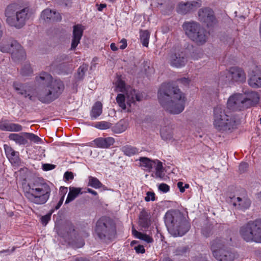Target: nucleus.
I'll list each match as a JSON object with an SVG mask.
<instances>
[{
	"instance_id": "obj_1",
	"label": "nucleus",
	"mask_w": 261,
	"mask_h": 261,
	"mask_svg": "<svg viewBox=\"0 0 261 261\" xmlns=\"http://www.w3.org/2000/svg\"><path fill=\"white\" fill-rule=\"evenodd\" d=\"M38 82L42 85L36 93L29 86L18 82H14L13 88L18 94L32 101L37 98L44 103H49L57 99L64 89L63 83L60 80H53L52 76L45 72L40 74L36 77Z\"/></svg>"
},
{
	"instance_id": "obj_2",
	"label": "nucleus",
	"mask_w": 261,
	"mask_h": 261,
	"mask_svg": "<svg viewBox=\"0 0 261 261\" xmlns=\"http://www.w3.org/2000/svg\"><path fill=\"white\" fill-rule=\"evenodd\" d=\"M158 98L162 107L171 114H180L185 109V94L178 88L172 87L168 84L162 85L158 91Z\"/></svg>"
},
{
	"instance_id": "obj_3",
	"label": "nucleus",
	"mask_w": 261,
	"mask_h": 261,
	"mask_svg": "<svg viewBox=\"0 0 261 261\" xmlns=\"http://www.w3.org/2000/svg\"><path fill=\"white\" fill-rule=\"evenodd\" d=\"M240 123L238 115L230 112L226 113L219 107L214 109L213 125L217 131L223 133H231L237 128Z\"/></svg>"
},
{
	"instance_id": "obj_4",
	"label": "nucleus",
	"mask_w": 261,
	"mask_h": 261,
	"mask_svg": "<svg viewBox=\"0 0 261 261\" xmlns=\"http://www.w3.org/2000/svg\"><path fill=\"white\" fill-rule=\"evenodd\" d=\"M165 223L169 232L175 237L184 236L190 227L183 214L178 210L168 211L165 216Z\"/></svg>"
},
{
	"instance_id": "obj_5",
	"label": "nucleus",
	"mask_w": 261,
	"mask_h": 261,
	"mask_svg": "<svg viewBox=\"0 0 261 261\" xmlns=\"http://www.w3.org/2000/svg\"><path fill=\"white\" fill-rule=\"evenodd\" d=\"M51 193L50 186L43 181L35 180L29 184L25 189L24 195L31 202L43 204L48 200Z\"/></svg>"
},
{
	"instance_id": "obj_6",
	"label": "nucleus",
	"mask_w": 261,
	"mask_h": 261,
	"mask_svg": "<svg viewBox=\"0 0 261 261\" xmlns=\"http://www.w3.org/2000/svg\"><path fill=\"white\" fill-rule=\"evenodd\" d=\"M28 9L21 8L16 3L9 4L5 11L7 23L16 29H21L29 19Z\"/></svg>"
},
{
	"instance_id": "obj_7",
	"label": "nucleus",
	"mask_w": 261,
	"mask_h": 261,
	"mask_svg": "<svg viewBox=\"0 0 261 261\" xmlns=\"http://www.w3.org/2000/svg\"><path fill=\"white\" fill-rule=\"evenodd\" d=\"M257 93L246 91L242 93H234L228 99L227 108L232 110L241 111L247 109L258 101Z\"/></svg>"
},
{
	"instance_id": "obj_8",
	"label": "nucleus",
	"mask_w": 261,
	"mask_h": 261,
	"mask_svg": "<svg viewBox=\"0 0 261 261\" xmlns=\"http://www.w3.org/2000/svg\"><path fill=\"white\" fill-rule=\"evenodd\" d=\"M116 232L115 223L109 217H102L96 223L95 232L101 240L107 241L112 240L115 237Z\"/></svg>"
},
{
	"instance_id": "obj_9",
	"label": "nucleus",
	"mask_w": 261,
	"mask_h": 261,
	"mask_svg": "<svg viewBox=\"0 0 261 261\" xmlns=\"http://www.w3.org/2000/svg\"><path fill=\"white\" fill-rule=\"evenodd\" d=\"M186 34L198 45H203L207 40L208 34L198 22H186L182 25Z\"/></svg>"
},
{
	"instance_id": "obj_10",
	"label": "nucleus",
	"mask_w": 261,
	"mask_h": 261,
	"mask_svg": "<svg viewBox=\"0 0 261 261\" xmlns=\"http://www.w3.org/2000/svg\"><path fill=\"white\" fill-rule=\"evenodd\" d=\"M240 233L246 242L261 243V219L250 221L242 226Z\"/></svg>"
},
{
	"instance_id": "obj_11",
	"label": "nucleus",
	"mask_w": 261,
	"mask_h": 261,
	"mask_svg": "<svg viewBox=\"0 0 261 261\" xmlns=\"http://www.w3.org/2000/svg\"><path fill=\"white\" fill-rule=\"evenodd\" d=\"M231 239L227 240L226 242L220 241L215 242L212 246L213 252V255L219 261H233L235 258L234 253L225 250L223 248L225 244H228Z\"/></svg>"
},
{
	"instance_id": "obj_12",
	"label": "nucleus",
	"mask_w": 261,
	"mask_h": 261,
	"mask_svg": "<svg viewBox=\"0 0 261 261\" xmlns=\"http://www.w3.org/2000/svg\"><path fill=\"white\" fill-rule=\"evenodd\" d=\"M115 91L117 92L125 94L127 100V104L129 106L136 101H139L142 99L141 95L132 87L126 86L124 82L120 78H119L116 83Z\"/></svg>"
},
{
	"instance_id": "obj_13",
	"label": "nucleus",
	"mask_w": 261,
	"mask_h": 261,
	"mask_svg": "<svg viewBox=\"0 0 261 261\" xmlns=\"http://www.w3.org/2000/svg\"><path fill=\"white\" fill-rule=\"evenodd\" d=\"M225 78L233 82L243 83L246 82V75L243 69L238 66H233L220 72V79L224 80Z\"/></svg>"
},
{
	"instance_id": "obj_14",
	"label": "nucleus",
	"mask_w": 261,
	"mask_h": 261,
	"mask_svg": "<svg viewBox=\"0 0 261 261\" xmlns=\"http://www.w3.org/2000/svg\"><path fill=\"white\" fill-rule=\"evenodd\" d=\"M201 5V2L199 0L181 2L177 6V11L180 14H186L200 7Z\"/></svg>"
},
{
	"instance_id": "obj_15",
	"label": "nucleus",
	"mask_w": 261,
	"mask_h": 261,
	"mask_svg": "<svg viewBox=\"0 0 261 261\" xmlns=\"http://www.w3.org/2000/svg\"><path fill=\"white\" fill-rule=\"evenodd\" d=\"M199 20L205 23L207 27L212 26L215 21L214 12L209 8L200 9L198 12Z\"/></svg>"
},
{
	"instance_id": "obj_16",
	"label": "nucleus",
	"mask_w": 261,
	"mask_h": 261,
	"mask_svg": "<svg viewBox=\"0 0 261 261\" xmlns=\"http://www.w3.org/2000/svg\"><path fill=\"white\" fill-rule=\"evenodd\" d=\"M84 30V27L82 24H77L73 27L71 50H74L80 43Z\"/></svg>"
},
{
	"instance_id": "obj_17",
	"label": "nucleus",
	"mask_w": 261,
	"mask_h": 261,
	"mask_svg": "<svg viewBox=\"0 0 261 261\" xmlns=\"http://www.w3.org/2000/svg\"><path fill=\"white\" fill-rule=\"evenodd\" d=\"M169 62L171 66L178 68L185 66L187 59L184 53L178 52L170 55Z\"/></svg>"
},
{
	"instance_id": "obj_18",
	"label": "nucleus",
	"mask_w": 261,
	"mask_h": 261,
	"mask_svg": "<svg viewBox=\"0 0 261 261\" xmlns=\"http://www.w3.org/2000/svg\"><path fill=\"white\" fill-rule=\"evenodd\" d=\"M248 83L252 88H261V71L257 69L252 70L249 74Z\"/></svg>"
},
{
	"instance_id": "obj_19",
	"label": "nucleus",
	"mask_w": 261,
	"mask_h": 261,
	"mask_svg": "<svg viewBox=\"0 0 261 261\" xmlns=\"http://www.w3.org/2000/svg\"><path fill=\"white\" fill-rule=\"evenodd\" d=\"M12 59L15 62H19L25 58L26 54L23 47L18 43L13 47L11 53Z\"/></svg>"
},
{
	"instance_id": "obj_20",
	"label": "nucleus",
	"mask_w": 261,
	"mask_h": 261,
	"mask_svg": "<svg viewBox=\"0 0 261 261\" xmlns=\"http://www.w3.org/2000/svg\"><path fill=\"white\" fill-rule=\"evenodd\" d=\"M41 17L46 21L50 20L57 21L61 19V16L59 13L49 9H46L43 10L41 13Z\"/></svg>"
},
{
	"instance_id": "obj_21",
	"label": "nucleus",
	"mask_w": 261,
	"mask_h": 261,
	"mask_svg": "<svg viewBox=\"0 0 261 261\" xmlns=\"http://www.w3.org/2000/svg\"><path fill=\"white\" fill-rule=\"evenodd\" d=\"M115 142L114 139L112 137L98 138L95 139L93 143L98 148H107L112 145Z\"/></svg>"
},
{
	"instance_id": "obj_22",
	"label": "nucleus",
	"mask_w": 261,
	"mask_h": 261,
	"mask_svg": "<svg viewBox=\"0 0 261 261\" xmlns=\"http://www.w3.org/2000/svg\"><path fill=\"white\" fill-rule=\"evenodd\" d=\"M17 42L16 40H3L0 43V51L11 54Z\"/></svg>"
},
{
	"instance_id": "obj_23",
	"label": "nucleus",
	"mask_w": 261,
	"mask_h": 261,
	"mask_svg": "<svg viewBox=\"0 0 261 261\" xmlns=\"http://www.w3.org/2000/svg\"><path fill=\"white\" fill-rule=\"evenodd\" d=\"M232 201L234 206H238L241 209L248 208L251 203L250 200L246 197H243V198L239 197H234Z\"/></svg>"
},
{
	"instance_id": "obj_24",
	"label": "nucleus",
	"mask_w": 261,
	"mask_h": 261,
	"mask_svg": "<svg viewBox=\"0 0 261 261\" xmlns=\"http://www.w3.org/2000/svg\"><path fill=\"white\" fill-rule=\"evenodd\" d=\"M0 129L9 132H20L22 129V127L18 124L5 122L0 124Z\"/></svg>"
},
{
	"instance_id": "obj_25",
	"label": "nucleus",
	"mask_w": 261,
	"mask_h": 261,
	"mask_svg": "<svg viewBox=\"0 0 261 261\" xmlns=\"http://www.w3.org/2000/svg\"><path fill=\"white\" fill-rule=\"evenodd\" d=\"M9 139L19 145H25L28 143V140L24 135V133L21 134H11L9 136Z\"/></svg>"
},
{
	"instance_id": "obj_26",
	"label": "nucleus",
	"mask_w": 261,
	"mask_h": 261,
	"mask_svg": "<svg viewBox=\"0 0 261 261\" xmlns=\"http://www.w3.org/2000/svg\"><path fill=\"white\" fill-rule=\"evenodd\" d=\"M102 112V105L101 102L97 101L92 108L90 116L92 119H95L99 117Z\"/></svg>"
},
{
	"instance_id": "obj_27",
	"label": "nucleus",
	"mask_w": 261,
	"mask_h": 261,
	"mask_svg": "<svg viewBox=\"0 0 261 261\" xmlns=\"http://www.w3.org/2000/svg\"><path fill=\"white\" fill-rule=\"evenodd\" d=\"M69 192L65 201V204L68 203L75 199L76 197L81 193V189L70 187L69 188Z\"/></svg>"
},
{
	"instance_id": "obj_28",
	"label": "nucleus",
	"mask_w": 261,
	"mask_h": 261,
	"mask_svg": "<svg viewBox=\"0 0 261 261\" xmlns=\"http://www.w3.org/2000/svg\"><path fill=\"white\" fill-rule=\"evenodd\" d=\"M4 148L6 155L10 161L12 162L16 160L18 152H16L11 146L7 144L4 145Z\"/></svg>"
},
{
	"instance_id": "obj_29",
	"label": "nucleus",
	"mask_w": 261,
	"mask_h": 261,
	"mask_svg": "<svg viewBox=\"0 0 261 261\" xmlns=\"http://www.w3.org/2000/svg\"><path fill=\"white\" fill-rule=\"evenodd\" d=\"M139 161H140V166L143 168L144 170L150 171L152 169V165L154 164L153 160L146 157H141Z\"/></svg>"
},
{
	"instance_id": "obj_30",
	"label": "nucleus",
	"mask_w": 261,
	"mask_h": 261,
	"mask_svg": "<svg viewBox=\"0 0 261 261\" xmlns=\"http://www.w3.org/2000/svg\"><path fill=\"white\" fill-rule=\"evenodd\" d=\"M128 127V122L124 120H121L113 127V131L117 134L124 132Z\"/></svg>"
},
{
	"instance_id": "obj_31",
	"label": "nucleus",
	"mask_w": 261,
	"mask_h": 261,
	"mask_svg": "<svg viewBox=\"0 0 261 261\" xmlns=\"http://www.w3.org/2000/svg\"><path fill=\"white\" fill-rule=\"evenodd\" d=\"M124 154L127 156H131L138 153L139 149L130 145H125L121 149Z\"/></svg>"
},
{
	"instance_id": "obj_32",
	"label": "nucleus",
	"mask_w": 261,
	"mask_h": 261,
	"mask_svg": "<svg viewBox=\"0 0 261 261\" xmlns=\"http://www.w3.org/2000/svg\"><path fill=\"white\" fill-rule=\"evenodd\" d=\"M132 233L136 238L142 240L148 243H151L153 241L152 238L149 236L140 232L133 228Z\"/></svg>"
},
{
	"instance_id": "obj_33",
	"label": "nucleus",
	"mask_w": 261,
	"mask_h": 261,
	"mask_svg": "<svg viewBox=\"0 0 261 261\" xmlns=\"http://www.w3.org/2000/svg\"><path fill=\"white\" fill-rule=\"evenodd\" d=\"M161 136L164 140L170 141L173 139V132L169 128H164L161 130Z\"/></svg>"
},
{
	"instance_id": "obj_34",
	"label": "nucleus",
	"mask_w": 261,
	"mask_h": 261,
	"mask_svg": "<svg viewBox=\"0 0 261 261\" xmlns=\"http://www.w3.org/2000/svg\"><path fill=\"white\" fill-rule=\"evenodd\" d=\"M152 165V168H154L156 171L155 174L156 176L161 177L164 170V168L162 163L159 160H153Z\"/></svg>"
},
{
	"instance_id": "obj_35",
	"label": "nucleus",
	"mask_w": 261,
	"mask_h": 261,
	"mask_svg": "<svg viewBox=\"0 0 261 261\" xmlns=\"http://www.w3.org/2000/svg\"><path fill=\"white\" fill-rule=\"evenodd\" d=\"M126 98L127 97L125 93L118 94L116 97V101L119 106L123 110L126 109ZM127 100L126 99V101Z\"/></svg>"
},
{
	"instance_id": "obj_36",
	"label": "nucleus",
	"mask_w": 261,
	"mask_h": 261,
	"mask_svg": "<svg viewBox=\"0 0 261 261\" xmlns=\"http://www.w3.org/2000/svg\"><path fill=\"white\" fill-rule=\"evenodd\" d=\"M88 179V186L95 189H98L103 186L102 183L96 177L90 176Z\"/></svg>"
},
{
	"instance_id": "obj_37",
	"label": "nucleus",
	"mask_w": 261,
	"mask_h": 261,
	"mask_svg": "<svg viewBox=\"0 0 261 261\" xmlns=\"http://www.w3.org/2000/svg\"><path fill=\"white\" fill-rule=\"evenodd\" d=\"M149 36L150 34L148 31L145 30L140 32V39L144 46H148Z\"/></svg>"
},
{
	"instance_id": "obj_38",
	"label": "nucleus",
	"mask_w": 261,
	"mask_h": 261,
	"mask_svg": "<svg viewBox=\"0 0 261 261\" xmlns=\"http://www.w3.org/2000/svg\"><path fill=\"white\" fill-rule=\"evenodd\" d=\"M94 126L99 129H107L112 126V124L107 121H100L96 122Z\"/></svg>"
},
{
	"instance_id": "obj_39",
	"label": "nucleus",
	"mask_w": 261,
	"mask_h": 261,
	"mask_svg": "<svg viewBox=\"0 0 261 261\" xmlns=\"http://www.w3.org/2000/svg\"><path fill=\"white\" fill-rule=\"evenodd\" d=\"M21 73L23 76H29L33 73V70L30 64L24 65L21 69Z\"/></svg>"
},
{
	"instance_id": "obj_40",
	"label": "nucleus",
	"mask_w": 261,
	"mask_h": 261,
	"mask_svg": "<svg viewBox=\"0 0 261 261\" xmlns=\"http://www.w3.org/2000/svg\"><path fill=\"white\" fill-rule=\"evenodd\" d=\"M67 188L62 187H61L60 188V192L62 193L63 195H62V197L61 198V199H60V200L58 202L57 205L55 206L56 210H58L62 205V204L63 202L64 199L65 195L66 194V193H67Z\"/></svg>"
},
{
	"instance_id": "obj_41",
	"label": "nucleus",
	"mask_w": 261,
	"mask_h": 261,
	"mask_svg": "<svg viewBox=\"0 0 261 261\" xmlns=\"http://www.w3.org/2000/svg\"><path fill=\"white\" fill-rule=\"evenodd\" d=\"M24 135L25 136L27 140L29 139L35 143H38L41 141V139L38 136L34 134L24 133Z\"/></svg>"
},
{
	"instance_id": "obj_42",
	"label": "nucleus",
	"mask_w": 261,
	"mask_h": 261,
	"mask_svg": "<svg viewBox=\"0 0 261 261\" xmlns=\"http://www.w3.org/2000/svg\"><path fill=\"white\" fill-rule=\"evenodd\" d=\"M88 69V65L86 64H83L78 69L77 71V78L81 79L83 77L85 72Z\"/></svg>"
},
{
	"instance_id": "obj_43",
	"label": "nucleus",
	"mask_w": 261,
	"mask_h": 261,
	"mask_svg": "<svg viewBox=\"0 0 261 261\" xmlns=\"http://www.w3.org/2000/svg\"><path fill=\"white\" fill-rule=\"evenodd\" d=\"M140 224L144 228H147L150 224L149 221L145 217H141L139 220Z\"/></svg>"
},
{
	"instance_id": "obj_44",
	"label": "nucleus",
	"mask_w": 261,
	"mask_h": 261,
	"mask_svg": "<svg viewBox=\"0 0 261 261\" xmlns=\"http://www.w3.org/2000/svg\"><path fill=\"white\" fill-rule=\"evenodd\" d=\"M146 201H149L150 200L154 201L155 200V194L151 192H148L146 193V196L145 197Z\"/></svg>"
},
{
	"instance_id": "obj_45",
	"label": "nucleus",
	"mask_w": 261,
	"mask_h": 261,
	"mask_svg": "<svg viewBox=\"0 0 261 261\" xmlns=\"http://www.w3.org/2000/svg\"><path fill=\"white\" fill-rule=\"evenodd\" d=\"M159 189L160 191L166 193L169 191L170 187L166 184H161L159 186Z\"/></svg>"
},
{
	"instance_id": "obj_46",
	"label": "nucleus",
	"mask_w": 261,
	"mask_h": 261,
	"mask_svg": "<svg viewBox=\"0 0 261 261\" xmlns=\"http://www.w3.org/2000/svg\"><path fill=\"white\" fill-rule=\"evenodd\" d=\"M55 168V165L53 164H45L43 165V168L45 171L50 170Z\"/></svg>"
},
{
	"instance_id": "obj_47",
	"label": "nucleus",
	"mask_w": 261,
	"mask_h": 261,
	"mask_svg": "<svg viewBox=\"0 0 261 261\" xmlns=\"http://www.w3.org/2000/svg\"><path fill=\"white\" fill-rule=\"evenodd\" d=\"M135 249L138 253H143L145 252V249L144 246L142 245H138L135 247Z\"/></svg>"
},
{
	"instance_id": "obj_48",
	"label": "nucleus",
	"mask_w": 261,
	"mask_h": 261,
	"mask_svg": "<svg viewBox=\"0 0 261 261\" xmlns=\"http://www.w3.org/2000/svg\"><path fill=\"white\" fill-rule=\"evenodd\" d=\"M64 177L66 180H69L73 178V174L71 172H66Z\"/></svg>"
},
{
	"instance_id": "obj_49",
	"label": "nucleus",
	"mask_w": 261,
	"mask_h": 261,
	"mask_svg": "<svg viewBox=\"0 0 261 261\" xmlns=\"http://www.w3.org/2000/svg\"><path fill=\"white\" fill-rule=\"evenodd\" d=\"M248 167V164L246 163H241L239 166V170L243 172H244Z\"/></svg>"
},
{
	"instance_id": "obj_50",
	"label": "nucleus",
	"mask_w": 261,
	"mask_h": 261,
	"mask_svg": "<svg viewBox=\"0 0 261 261\" xmlns=\"http://www.w3.org/2000/svg\"><path fill=\"white\" fill-rule=\"evenodd\" d=\"M50 215H45V216L42 217L41 219V221H42V223H43V224H44L45 225H46V224L47 223L48 221L50 220Z\"/></svg>"
},
{
	"instance_id": "obj_51",
	"label": "nucleus",
	"mask_w": 261,
	"mask_h": 261,
	"mask_svg": "<svg viewBox=\"0 0 261 261\" xmlns=\"http://www.w3.org/2000/svg\"><path fill=\"white\" fill-rule=\"evenodd\" d=\"M120 43L121 45L120 46V48L121 49H124L127 46V42L126 40L125 39H123L121 40Z\"/></svg>"
},
{
	"instance_id": "obj_52",
	"label": "nucleus",
	"mask_w": 261,
	"mask_h": 261,
	"mask_svg": "<svg viewBox=\"0 0 261 261\" xmlns=\"http://www.w3.org/2000/svg\"><path fill=\"white\" fill-rule=\"evenodd\" d=\"M184 183L181 181H179L177 182V186L179 188L180 192L183 193L185 191V188L183 186Z\"/></svg>"
},
{
	"instance_id": "obj_53",
	"label": "nucleus",
	"mask_w": 261,
	"mask_h": 261,
	"mask_svg": "<svg viewBox=\"0 0 261 261\" xmlns=\"http://www.w3.org/2000/svg\"><path fill=\"white\" fill-rule=\"evenodd\" d=\"M98 10L99 11H101L103 10V9L106 7L107 5L105 4H101L99 5H98Z\"/></svg>"
},
{
	"instance_id": "obj_54",
	"label": "nucleus",
	"mask_w": 261,
	"mask_h": 261,
	"mask_svg": "<svg viewBox=\"0 0 261 261\" xmlns=\"http://www.w3.org/2000/svg\"><path fill=\"white\" fill-rule=\"evenodd\" d=\"M87 192L88 193H89L92 194V195H93L94 196H97V193L95 191H94V190H92L91 189L88 188L87 189Z\"/></svg>"
},
{
	"instance_id": "obj_55",
	"label": "nucleus",
	"mask_w": 261,
	"mask_h": 261,
	"mask_svg": "<svg viewBox=\"0 0 261 261\" xmlns=\"http://www.w3.org/2000/svg\"><path fill=\"white\" fill-rule=\"evenodd\" d=\"M111 48L113 51H116L118 50V48L116 46L115 44L114 43H112L110 45Z\"/></svg>"
},
{
	"instance_id": "obj_56",
	"label": "nucleus",
	"mask_w": 261,
	"mask_h": 261,
	"mask_svg": "<svg viewBox=\"0 0 261 261\" xmlns=\"http://www.w3.org/2000/svg\"><path fill=\"white\" fill-rule=\"evenodd\" d=\"M71 261H89V260L83 258H76L74 259H72Z\"/></svg>"
},
{
	"instance_id": "obj_57",
	"label": "nucleus",
	"mask_w": 261,
	"mask_h": 261,
	"mask_svg": "<svg viewBox=\"0 0 261 261\" xmlns=\"http://www.w3.org/2000/svg\"><path fill=\"white\" fill-rule=\"evenodd\" d=\"M180 81L182 83L186 84H188L189 82V80L188 79L185 78V77L181 79L180 80Z\"/></svg>"
},
{
	"instance_id": "obj_58",
	"label": "nucleus",
	"mask_w": 261,
	"mask_h": 261,
	"mask_svg": "<svg viewBox=\"0 0 261 261\" xmlns=\"http://www.w3.org/2000/svg\"><path fill=\"white\" fill-rule=\"evenodd\" d=\"M256 196L257 199L261 201V191L257 194Z\"/></svg>"
},
{
	"instance_id": "obj_59",
	"label": "nucleus",
	"mask_w": 261,
	"mask_h": 261,
	"mask_svg": "<svg viewBox=\"0 0 261 261\" xmlns=\"http://www.w3.org/2000/svg\"><path fill=\"white\" fill-rule=\"evenodd\" d=\"M189 187V185L188 184H185V186L184 187V188H185V189L186 188H188Z\"/></svg>"
},
{
	"instance_id": "obj_60",
	"label": "nucleus",
	"mask_w": 261,
	"mask_h": 261,
	"mask_svg": "<svg viewBox=\"0 0 261 261\" xmlns=\"http://www.w3.org/2000/svg\"><path fill=\"white\" fill-rule=\"evenodd\" d=\"M111 2H114L115 0H109Z\"/></svg>"
},
{
	"instance_id": "obj_61",
	"label": "nucleus",
	"mask_w": 261,
	"mask_h": 261,
	"mask_svg": "<svg viewBox=\"0 0 261 261\" xmlns=\"http://www.w3.org/2000/svg\"><path fill=\"white\" fill-rule=\"evenodd\" d=\"M202 261H205V260L204 259H202Z\"/></svg>"
}]
</instances>
